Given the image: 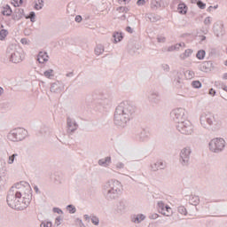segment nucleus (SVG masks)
<instances>
[{
  "label": "nucleus",
  "mask_w": 227,
  "mask_h": 227,
  "mask_svg": "<svg viewBox=\"0 0 227 227\" xmlns=\"http://www.w3.org/2000/svg\"><path fill=\"white\" fill-rule=\"evenodd\" d=\"M206 54H207V51H205V50H199L196 54V58L200 60L205 59Z\"/></svg>",
  "instance_id": "35"
},
{
  "label": "nucleus",
  "mask_w": 227,
  "mask_h": 227,
  "mask_svg": "<svg viewBox=\"0 0 227 227\" xmlns=\"http://www.w3.org/2000/svg\"><path fill=\"white\" fill-rule=\"evenodd\" d=\"M149 137V133L145 129H141V131L137 134V139L140 142L148 141Z\"/></svg>",
  "instance_id": "18"
},
{
  "label": "nucleus",
  "mask_w": 227,
  "mask_h": 227,
  "mask_svg": "<svg viewBox=\"0 0 227 227\" xmlns=\"http://www.w3.org/2000/svg\"><path fill=\"white\" fill-rule=\"evenodd\" d=\"M215 90L214 89H209V95H211V97H215Z\"/></svg>",
  "instance_id": "62"
},
{
  "label": "nucleus",
  "mask_w": 227,
  "mask_h": 227,
  "mask_svg": "<svg viewBox=\"0 0 227 227\" xmlns=\"http://www.w3.org/2000/svg\"><path fill=\"white\" fill-rule=\"evenodd\" d=\"M186 74H188V79H192L195 75L194 71L191 70L186 71Z\"/></svg>",
  "instance_id": "54"
},
{
  "label": "nucleus",
  "mask_w": 227,
  "mask_h": 227,
  "mask_svg": "<svg viewBox=\"0 0 227 227\" xmlns=\"http://www.w3.org/2000/svg\"><path fill=\"white\" fill-rule=\"evenodd\" d=\"M36 13L35 12H30L28 16H26V19H30L31 22H36L35 20Z\"/></svg>",
  "instance_id": "42"
},
{
  "label": "nucleus",
  "mask_w": 227,
  "mask_h": 227,
  "mask_svg": "<svg viewBox=\"0 0 227 227\" xmlns=\"http://www.w3.org/2000/svg\"><path fill=\"white\" fill-rule=\"evenodd\" d=\"M177 212H179L182 215H187V209L184 206H179L177 207Z\"/></svg>",
  "instance_id": "45"
},
{
  "label": "nucleus",
  "mask_w": 227,
  "mask_h": 227,
  "mask_svg": "<svg viewBox=\"0 0 227 227\" xmlns=\"http://www.w3.org/2000/svg\"><path fill=\"white\" fill-rule=\"evenodd\" d=\"M146 18L150 20V22H158L160 20V16L155 13L146 14Z\"/></svg>",
  "instance_id": "27"
},
{
  "label": "nucleus",
  "mask_w": 227,
  "mask_h": 227,
  "mask_svg": "<svg viewBox=\"0 0 227 227\" xmlns=\"http://www.w3.org/2000/svg\"><path fill=\"white\" fill-rule=\"evenodd\" d=\"M173 84L177 88H182V81L180 80V76H177V78L174 79Z\"/></svg>",
  "instance_id": "43"
},
{
  "label": "nucleus",
  "mask_w": 227,
  "mask_h": 227,
  "mask_svg": "<svg viewBox=\"0 0 227 227\" xmlns=\"http://www.w3.org/2000/svg\"><path fill=\"white\" fill-rule=\"evenodd\" d=\"M162 215H166V217H170V215H173V210L171 209V207H169V206L166 205L164 211L161 212Z\"/></svg>",
  "instance_id": "28"
},
{
  "label": "nucleus",
  "mask_w": 227,
  "mask_h": 227,
  "mask_svg": "<svg viewBox=\"0 0 227 227\" xmlns=\"http://www.w3.org/2000/svg\"><path fill=\"white\" fill-rule=\"evenodd\" d=\"M43 75H44V77H47V79H52V77H54V70L48 69V70L44 71Z\"/></svg>",
  "instance_id": "37"
},
{
  "label": "nucleus",
  "mask_w": 227,
  "mask_h": 227,
  "mask_svg": "<svg viewBox=\"0 0 227 227\" xmlns=\"http://www.w3.org/2000/svg\"><path fill=\"white\" fill-rule=\"evenodd\" d=\"M114 43H118V42H120L121 40H123V34L121 33H114Z\"/></svg>",
  "instance_id": "34"
},
{
  "label": "nucleus",
  "mask_w": 227,
  "mask_h": 227,
  "mask_svg": "<svg viewBox=\"0 0 227 227\" xmlns=\"http://www.w3.org/2000/svg\"><path fill=\"white\" fill-rule=\"evenodd\" d=\"M90 221L94 226H98L100 224V219L97 215H90Z\"/></svg>",
  "instance_id": "40"
},
{
  "label": "nucleus",
  "mask_w": 227,
  "mask_h": 227,
  "mask_svg": "<svg viewBox=\"0 0 227 227\" xmlns=\"http://www.w3.org/2000/svg\"><path fill=\"white\" fill-rule=\"evenodd\" d=\"M63 90H65V83H63L60 81H57L51 83L50 88V91H51V93H58V94L61 93Z\"/></svg>",
  "instance_id": "14"
},
{
  "label": "nucleus",
  "mask_w": 227,
  "mask_h": 227,
  "mask_svg": "<svg viewBox=\"0 0 227 227\" xmlns=\"http://www.w3.org/2000/svg\"><path fill=\"white\" fill-rule=\"evenodd\" d=\"M151 169L152 171H159V169H166V162L160 160L157 162L151 164Z\"/></svg>",
  "instance_id": "17"
},
{
  "label": "nucleus",
  "mask_w": 227,
  "mask_h": 227,
  "mask_svg": "<svg viewBox=\"0 0 227 227\" xmlns=\"http://www.w3.org/2000/svg\"><path fill=\"white\" fill-rule=\"evenodd\" d=\"M103 194L107 201L118 200L121 196V183L116 179H112L106 183Z\"/></svg>",
  "instance_id": "2"
},
{
  "label": "nucleus",
  "mask_w": 227,
  "mask_h": 227,
  "mask_svg": "<svg viewBox=\"0 0 227 227\" xmlns=\"http://www.w3.org/2000/svg\"><path fill=\"white\" fill-rule=\"evenodd\" d=\"M2 8H3L2 15L5 16V17H11L12 13H13L12 7H10L8 4H6V6L2 7Z\"/></svg>",
  "instance_id": "25"
},
{
  "label": "nucleus",
  "mask_w": 227,
  "mask_h": 227,
  "mask_svg": "<svg viewBox=\"0 0 227 227\" xmlns=\"http://www.w3.org/2000/svg\"><path fill=\"white\" fill-rule=\"evenodd\" d=\"M28 186V192L27 193V198L23 197L20 200V210H24V208H27V207H29V203H31V200H33V194L31 193V187L29 186V184H27Z\"/></svg>",
  "instance_id": "12"
},
{
  "label": "nucleus",
  "mask_w": 227,
  "mask_h": 227,
  "mask_svg": "<svg viewBox=\"0 0 227 227\" xmlns=\"http://www.w3.org/2000/svg\"><path fill=\"white\" fill-rule=\"evenodd\" d=\"M136 106L130 101H122L115 108L114 122L117 127H125L136 115Z\"/></svg>",
  "instance_id": "1"
},
{
  "label": "nucleus",
  "mask_w": 227,
  "mask_h": 227,
  "mask_svg": "<svg viewBox=\"0 0 227 227\" xmlns=\"http://www.w3.org/2000/svg\"><path fill=\"white\" fill-rule=\"evenodd\" d=\"M160 93L159 91H153L149 96V102L152 104H160Z\"/></svg>",
  "instance_id": "16"
},
{
  "label": "nucleus",
  "mask_w": 227,
  "mask_h": 227,
  "mask_svg": "<svg viewBox=\"0 0 227 227\" xmlns=\"http://www.w3.org/2000/svg\"><path fill=\"white\" fill-rule=\"evenodd\" d=\"M190 201H192V205H194L195 207L197 205H200V196H196V195L190 196Z\"/></svg>",
  "instance_id": "32"
},
{
  "label": "nucleus",
  "mask_w": 227,
  "mask_h": 227,
  "mask_svg": "<svg viewBox=\"0 0 227 227\" xmlns=\"http://www.w3.org/2000/svg\"><path fill=\"white\" fill-rule=\"evenodd\" d=\"M67 134H74L77 129H79V124L75 121V120L67 117Z\"/></svg>",
  "instance_id": "13"
},
{
  "label": "nucleus",
  "mask_w": 227,
  "mask_h": 227,
  "mask_svg": "<svg viewBox=\"0 0 227 227\" xmlns=\"http://www.w3.org/2000/svg\"><path fill=\"white\" fill-rule=\"evenodd\" d=\"M204 24L205 26H210L212 24V18L210 16L205 18Z\"/></svg>",
  "instance_id": "48"
},
{
  "label": "nucleus",
  "mask_w": 227,
  "mask_h": 227,
  "mask_svg": "<svg viewBox=\"0 0 227 227\" xmlns=\"http://www.w3.org/2000/svg\"><path fill=\"white\" fill-rule=\"evenodd\" d=\"M226 146V141L222 137H216L209 142V150L214 153H221Z\"/></svg>",
  "instance_id": "6"
},
{
  "label": "nucleus",
  "mask_w": 227,
  "mask_h": 227,
  "mask_svg": "<svg viewBox=\"0 0 227 227\" xmlns=\"http://www.w3.org/2000/svg\"><path fill=\"white\" fill-rule=\"evenodd\" d=\"M61 221H63V218L61 216H58L56 219H55V224L57 226H59V224H61Z\"/></svg>",
  "instance_id": "55"
},
{
  "label": "nucleus",
  "mask_w": 227,
  "mask_h": 227,
  "mask_svg": "<svg viewBox=\"0 0 227 227\" xmlns=\"http://www.w3.org/2000/svg\"><path fill=\"white\" fill-rule=\"evenodd\" d=\"M37 60L39 61V63H45L49 61V55H47V52L40 51L38 53Z\"/></svg>",
  "instance_id": "22"
},
{
  "label": "nucleus",
  "mask_w": 227,
  "mask_h": 227,
  "mask_svg": "<svg viewBox=\"0 0 227 227\" xmlns=\"http://www.w3.org/2000/svg\"><path fill=\"white\" fill-rule=\"evenodd\" d=\"M6 54L12 63H20L22 61V55H20L17 46L11 44L7 47Z\"/></svg>",
  "instance_id": "8"
},
{
  "label": "nucleus",
  "mask_w": 227,
  "mask_h": 227,
  "mask_svg": "<svg viewBox=\"0 0 227 227\" xmlns=\"http://www.w3.org/2000/svg\"><path fill=\"white\" fill-rule=\"evenodd\" d=\"M212 61H204L200 65V70H201V72H210V70H212Z\"/></svg>",
  "instance_id": "19"
},
{
  "label": "nucleus",
  "mask_w": 227,
  "mask_h": 227,
  "mask_svg": "<svg viewBox=\"0 0 227 227\" xmlns=\"http://www.w3.org/2000/svg\"><path fill=\"white\" fill-rule=\"evenodd\" d=\"M74 20H75V22H82V15L75 16Z\"/></svg>",
  "instance_id": "59"
},
{
  "label": "nucleus",
  "mask_w": 227,
  "mask_h": 227,
  "mask_svg": "<svg viewBox=\"0 0 227 227\" xmlns=\"http://www.w3.org/2000/svg\"><path fill=\"white\" fill-rule=\"evenodd\" d=\"M52 212H54V214H61V215H63V210H61V208H59V207H53L52 208Z\"/></svg>",
  "instance_id": "52"
},
{
  "label": "nucleus",
  "mask_w": 227,
  "mask_h": 227,
  "mask_svg": "<svg viewBox=\"0 0 227 227\" xmlns=\"http://www.w3.org/2000/svg\"><path fill=\"white\" fill-rule=\"evenodd\" d=\"M137 6H145V4H146V0H137Z\"/></svg>",
  "instance_id": "56"
},
{
  "label": "nucleus",
  "mask_w": 227,
  "mask_h": 227,
  "mask_svg": "<svg viewBox=\"0 0 227 227\" xmlns=\"http://www.w3.org/2000/svg\"><path fill=\"white\" fill-rule=\"evenodd\" d=\"M96 56H100V54H104V45L98 44L95 48Z\"/></svg>",
  "instance_id": "31"
},
{
  "label": "nucleus",
  "mask_w": 227,
  "mask_h": 227,
  "mask_svg": "<svg viewBox=\"0 0 227 227\" xmlns=\"http://www.w3.org/2000/svg\"><path fill=\"white\" fill-rule=\"evenodd\" d=\"M149 217H150V219H158L159 215L157 213H153Z\"/></svg>",
  "instance_id": "60"
},
{
  "label": "nucleus",
  "mask_w": 227,
  "mask_h": 227,
  "mask_svg": "<svg viewBox=\"0 0 227 227\" xmlns=\"http://www.w3.org/2000/svg\"><path fill=\"white\" fill-rule=\"evenodd\" d=\"M41 227H52L51 222H42Z\"/></svg>",
  "instance_id": "51"
},
{
  "label": "nucleus",
  "mask_w": 227,
  "mask_h": 227,
  "mask_svg": "<svg viewBox=\"0 0 227 227\" xmlns=\"http://www.w3.org/2000/svg\"><path fill=\"white\" fill-rule=\"evenodd\" d=\"M192 88H195L196 90H200L201 88V82L200 81H193L192 82Z\"/></svg>",
  "instance_id": "46"
},
{
  "label": "nucleus",
  "mask_w": 227,
  "mask_h": 227,
  "mask_svg": "<svg viewBox=\"0 0 227 227\" xmlns=\"http://www.w3.org/2000/svg\"><path fill=\"white\" fill-rule=\"evenodd\" d=\"M176 129L178 130V132L184 134V136H191V134L194 132V126H192V123L187 119L178 122L176 125Z\"/></svg>",
  "instance_id": "7"
},
{
  "label": "nucleus",
  "mask_w": 227,
  "mask_h": 227,
  "mask_svg": "<svg viewBox=\"0 0 227 227\" xmlns=\"http://www.w3.org/2000/svg\"><path fill=\"white\" fill-rule=\"evenodd\" d=\"M26 137H27V130H26L24 128H16L11 130L7 135L9 141H12L13 143L24 141Z\"/></svg>",
  "instance_id": "4"
},
{
  "label": "nucleus",
  "mask_w": 227,
  "mask_h": 227,
  "mask_svg": "<svg viewBox=\"0 0 227 227\" xmlns=\"http://www.w3.org/2000/svg\"><path fill=\"white\" fill-rule=\"evenodd\" d=\"M157 207H158L159 213L162 214V212H164V209L166 208V204H164L163 201H159L157 203Z\"/></svg>",
  "instance_id": "39"
},
{
  "label": "nucleus",
  "mask_w": 227,
  "mask_h": 227,
  "mask_svg": "<svg viewBox=\"0 0 227 227\" xmlns=\"http://www.w3.org/2000/svg\"><path fill=\"white\" fill-rule=\"evenodd\" d=\"M24 15V11L23 9H17L16 10V14L12 15V20H20L22 16Z\"/></svg>",
  "instance_id": "23"
},
{
  "label": "nucleus",
  "mask_w": 227,
  "mask_h": 227,
  "mask_svg": "<svg viewBox=\"0 0 227 227\" xmlns=\"http://www.w3.org/2000/svg\"><path fill=\"white\" fill-rule=\"evenodd\" d=\"M51 178L53 179L54 184H57L58 185L61 184L62 179L59 173H55Z\"/></svg>",
  "instance_id": "38"
},
{
  "label": "nucleus",
  "mask_w": 227,
  "mask_h": 227,
  "mask_svg": "<svg viewBox=\"0 0 227 227\" xmlns=\"http://www.w3.org/2000/svg\"><path fill=\"white\" fill-rule=\"evenodd\" d=\"M191 150L187 147H184L183 150H181L179 162L180 164H182V166L189 165V162L191 160Z\"/></svg>",
  "instance_id": "11"
},
{
  "label": "nucleus",
  "mask_w": 227,
  "mask_h": 227,
  "mask_svg": "<svg viewBox=\"0 0 227 227\" xmlns=\"http://www.w3.org/2000/svg\"><path fill=\"white\" fill-rule=\"evenodd\" d=\"M157 41L159 42V43H164L166 42V37H164V36H158L157 37Z\"/></svg>",
  "instance_id": "57"
},
{
  "label": "nucleus",
  "mask_w": 227,
  "mask_h": 227,
  "mask_svg": "<svg viewBox=\"0 0 227 227\" xmlns=\"http://www.w3.org/2000/svg\"><path fill=\"white\" fill-rule=\"evenodd\" d=\"M67 210H68L69 214H75V212H77V208H75L72 204L67 206Z\"/></svg>",
  "instance_id": "44"
},
{
  "label": "nucleus",
  "mask_w": 227,
  "mask_h": 227,
  "mask_svg": "<svg viewBox=\"0 0 227 227\" xmlns=\"http://www.w3.org/2000/svg\"><path fill=\"white\" fill-rule=\"evenodd\" d=\"M91 103L93 106H102L103 107H106V106L111 104V99L109 98V95L98 92L92 95Z\"/></svg>",
  "instance_id": "5"
},
{
  "label": "nucleus",
  "mask_w": 227,
  "mask_h": 227,
  "mask_svg": "<svg viewBox=\"0 0 227 227\" xmlns=\"http://www.w3.org/2000/svg\"><path fill=\"white\" fill-rule=\"evenodd\" d=\"M145 219H146V216L143 214L133 215L131 216L132 223H135L136 224H139L140 223H143Z\"/></svg>",
  "instance_id": "20"
},
{
  "label": "nucleus",
  "mask_w": 227,
  "mask_h": 227,
  "mask_svg": "<svg viewBox=\"0 0 227 227\" xmlns=\"http://www.w3.org/2000/svg\"><path fill=\"white\" fill-rule=\"evenodd\" d=\"M161 68H162V70H164V72H169V70H170L169 65H168V64H162Z\"/></svg>",
  "instance_id": "53"
},
{
  "label": "nucleus",
  "mask_w": 227,
  "mask_h": 227,
  "mask_svg": "<svg viewBox=\"0 0 227 227\" xmlns=\"http://www.w3.org/2000/svg\"><path fill=\"white\" fill-rule=\"evenodd\" d=\"M16 157H19L18 153H13L12 155L9 156L8 164H13Z\"/></svg>",
  "instance_id": "47"
},
{
  "label": "nucleus",
  "mask_w": 227,
  "mask_h": 227,
  "mask_svg": "<svg viewBox=\"0 0 227 227\" xmlns=\"http://www.w3.org/2000/svg\"><path fill=\"white\" fill-rule=\"evenodd\" d=\"M98 164L99 166H104V168H107L109 164H111V156L106 157V159H101L98 160Z\"/></svg>",
  "instance_id": "24"
},
{
  "label": "nucleus",
  "mask_w": 227,
  "mask_h": 227,
  "mask_svg": "<svg viewBox=\"0 0 227 227\" xmlns=\"http://www.w3.org/2000/svg\"><path fill=\"white\" fill-rule=\"evenodd\" d=\"M8 36V31L6 29H1L0 30V40L3 42Z\"/></svg>",
  "instance_id": "41"
},
{
  "label": "nucleus",
  "mask_w": 227,
  "mask_h": 227,
  "mask_svg": "<svg viewBox=\"0 0 227 227\" xmlns=\"http://www.w3.org/2000/svg\"><path fill=\"white\" fill-rule=\"evenodd\" d=\"M180 47H185V43H179L174 45L176 51H179Z\"/></svg>",
  "instance_id": "49"
},
{
  "label": "nucleus",
  "mask_w": 227,
  "mask_h": 227,
  "mask_svg": "<svg viewBox=\"0 0 227 227\" xmlns=\"http://www.w3.org/2000/svg\"><path fill=\"white\" fill-rule=\"evenodd\" d=\"M34 8L35 10H42L43 8V0H35Z\"/></svg>",
  "instance_id": "36"
},
{
  "label": "nucleus",
  "mask_w": 227,
  "mask_h": 227,
  "mask_svg": "<svg viewBox=\"0 0 227 227\" xmlns=\"http://www.w3.org/2000/svg\"><path fill=\"white\" fill-rule=\"evenodd\" d=\"M123 168H125V164H123L122 162H119L116 164V169H123Z\"/></svg>",
  "instance_id": "58"
},
{
  "label": "nucleus",
  "mask_w": 227,
  "mask_h": 227,
  "mask_svg": "<svg viewBox=\"0 0 227 227\" xmlns=\"http://www.w3.org/2000/svg\"><path fill=\"white\" fill-rule=\"evenodd\" d=\"M170 116L173 121L177 124L187 120V114L185 109L184 108H176L172 110L170 113Z\"/></svg>",
  "instance_id": "10"
},
{
  "label": "nucleus",
  "mask_w": 227,
  "mask_h": 227,
  "mask_svg": "<svg viewBox=\"0 0 227 227\" xmlns=\"http://www.w3.org/2000/svg\"><path fill=\"white\" fill-rule=\"evenodd\" d=\"M200 124L204 129H207V125L209 127H212V125L219 127L221 125L219 121L215 120V116L212 114H202L200 115Z\"/></svg>",
  "instance_id": "9"
},
{
  "label": "nucleus",
  "mask_w": 227,
  "mask_h": 227,
  "mask_svg": "<svg viewBox=\"0 0 227 227\" xmlns=\"http://www.w3.org/2000/svg\"><path fill=\"white\" fill-rule=\"evenodd\" d=\"M160 0H153L151 3V8L153 10H157L158 8H160Z\"/></svg>",
  "instance_id": "33"
},
{
  "label": "nucleus",
  "mask_w": 227,
  "mask_h": 227,
  "mask_svg": "<svg viewBox=\"0 0 227 227\" xmlns=\"http://www.w3.org/2000/svg\"><path fill=\"white\" fill-rule=\"evenodd\" d=\"M48 130H49V128L44 127V128L41 129L40 132H41V134H46V132H48Z\"/></svg>",
  "instance_id": "61"
},
{
  "label": "nucleus",
  "mask_w": 227,
  "mask_h": 227,
  "mask_svg": "<svg viewBox=\"0 0 227 227\" xmlns=\"http://www.w3.org/2000/svg\"><path fill=\"white\" fill-rule=\"evenodd\" d=\"M191 54H192V49H187L184 51V53L180 55V59H185L186 58H190Z\"/></svg>",
  "instance_id": "30"
},
{
  "label": "nucleus",
  "mask_w": 227,
  "mask_h": 227,
  "mask_svg": "<svg viewBox=\"0 0 227 227\" xmlns=\"http://www.w3.org/2000/svg\"><path fill=\"white\" fill-rule=\"evenodd\" d=\"M14 3H16L17 6H20V4H22V3H24L23 0H14Z\"/></svg>",
  "instance_id": "64"
},
{
  "label": "nucleus",
  "mask_w": 227,
  "mask_h": 227,
  "mask_svg": "<svg viewBox=\"0 0 227 227\" xmlns=\"http://www.w3.org/2000/svg\"><path fill=\"white\" fill-rule=\"evenodd\" d=\"M213 31L218 38L219 36H224V24L215 23L213 27Z\"/></svg>",
  "instance_id": "15"
},
{
  "label": "nucleus",
  "mask_w": 227,
  "mask_h": 227,
  "mask_svg": "<svg viewBox=\"0 0 227 227\" xmlns=\"http://www.w3.org/2000/svg\"><path fill=\"white\" fill-rule=\"evenodd\" d=\"M117 12H121L122 13L123 12L127 13V12H129V7H123V6L118 7Z\"/></svg>",
  "instance_id": "50"
},
{
  "label": "nucleus",
  "mask_w": 227,
  "mask_h": 227,
  "mask_svg": "<svg viewBox=\"0 0 227 227\" xmlns=\"http://www.w3.org/2000/svg\"><path fill=\"white\" fill-rule=\"evenodd\" d=\"M192 3L194 4H196L197 6L200 9V10H205V8H207V4L203 3L201 0H191Z\"/></svg>",
  "instance_id": "29"
},
{
  "label": "nucleus",
  "mask_w": 227,
  "mask_h": 227,
  "mask_svg": "<svg viewBox=\"0 0 227 227\" xmlns=\"http://www.w3.org/2000/svg\"><path fill=\"white\" fill-rule=\"evenodd\" d=\"M125 208H127V200H121L117 204V212L121 214V212H125Z\"/></svg>",
  "instance_id": "21"
},
{
  "label": "nucleus",
  "mask_w": 227,
  "mask_h": 227,
  "mask_svg": "<svg viewBox=\"0 0 227 227\" xmlns=\"http://www.w3.org/2000/svg\"><path fill=\"white\" fill-rule=\"evenodd\" d=\"M126 31L128 33H129L130 35H132L134 33V29H132V27H126Z\"/></svg>",
  "instance_id": "63"
},
{
  "label": "nucleus",
  "mask_w": 227,
  "mask_h": 227,
  "mask_svg": "<svg viewBox=\"0 0 227 227\" xmlns=\"http://www.w3.org/2000/svg\"><path fill=\"white\" fill-rule=\"evenodd\" d=\"M177 10L179 12V13L181 15H185V13H187V4H185L184 3L181 2L178 4Z\"/></svg>",
  "instance_id": "26"
},
{
  "label": "nucleus",
  "mask_w": 227,
  "mask_h": 227,
  "mask_svg": "<svg viewBox=\"0 0 227 227\" xmlns=\"http://www.w3.org/2000/svg\"><path fill=\"white\" fill-rule=\"evenodd\" d=\"M22 188L21 183L14 184L7 193V205L14 210H20V200H22V192H19L18 189Z\"/></svg>",
  "instance_id": "3"
}]
</instances>
